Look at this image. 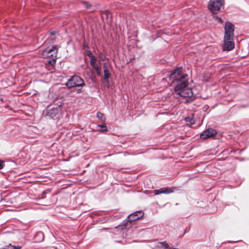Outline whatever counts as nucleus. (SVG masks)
<instances>
[{"mask_svg": "<svg viewBox=\"0 0 249 249\" xmlns=\"http://www.w3.org/2000/svg\"><path fill=\"white\" fill-rule=\"evenodd\" d=\"M111 69L104 70V80L107 83H109V79L111 76L110 71Z\"/></svg>", "mask_w": 249, "mask_h": 249, "instance_id": "9b49d317", "label": "nucleus"}, {"mask_svg": "<svg viewBox=\"0 0 249 249\" xmlns=\"http://www.w3.org/2000/svg\"><path fill=\"white\" fill-rule=\"evenodd\" d=\"M85 83L83 79L77 75H73L68 80L66 86L68 88L83 87Z\"/></svg>", "mask_w": 249, "mask_h": 249, "instance_id": "f03ea898", "label": "nucleus"}, {"mask_svg": "<svg viewBox=\"0 0 249 249\" xmlns=\"http://www.w3.org/2000/svg\"><path fill=\"white\" fill-rule=\"evenodd\" d=\"M87 55L89 57L90 59L95 57L90 51L87 52Z\"/></svg>", "mask_w": 249, "mask_h": 249, "instance_id": "aec40b11", "label": "nucleus"}, {"mask_svg": "<svg viewBox=\"0 0 249 249\" xmlns=\"http://www.w3.org/2000/svg\"><path fill=\"white\" fill-rule=\"evenodd\" d=\"M58 49L56 46H53L50 49L48 53V56H51L52 60H50L48 62L51 65L55 64L57 58V53Z\"/></svg>", "mask_w": 249, "mask_h": 249, "instance_id": "0eeeda50", "label": "nucleus"}, {"mask_svg": "<svg viewBox=\"0 0 249 249\" xmlns=\"http://www.w3.org/2000/svg\"><path fill=\"white\" fill-rule=\"evenodd\" d=\"M216 18L219 22L222 23L223 22V20L221 18L217 17Z\"/></svg>", "mask_w": 249, "mask_h": 249, "instance_id": "4be33fe9", "label": "nucleus"}, {"mask_svg": "<svg viewBox=\"0 0 249 249\" xmlns=\"http://www.w3.org/2000/svg\"><path fill=\"white\" fill-rule=\"evenodd\" d=\"M86 7H87V8H89V7L88 5H86Z\"/></svg>", "mask_w": 249, "mask_h": 249, "instance_id": "393cba45", "label": "nucleus"}, {"mask_svg": "<svg viewBox=\"0 0 249 249\" xmlns=\"http://www.w3.org/2000/svg\"><path fill=\"white\" fill-rule=\"evenodd\" d=\"M188 75L182 73V69L178 68L173 71L170 76L171 79L178 83L175 87V92L182 97H192L194 95L192 88L189 86Z\"/></svg>", "mask_w": 249, "mask_h": 249, "instance_id": "f257e3e1", "label": "nucleus"}, {"mask_svg": "<svg viewBox=\"0 0 249 249\" xmlns=\"http://www.w3.org/2000/svg\"><path fill=\"white\" fill-rule=\"evenodd\" d=\"M224 3V0H210L208 6V9L212 12L218 11Z\"/></svg>", "mask_w": 249, "mask_h": 249, "instance_id": "7ed1b4c3", "label": "nucleus"}, {"mask_svg": "<svg viewBox=\"0 0 249 249\" xmlns=\"http://www.w3.org/2000/svg\"><path fill=\"white\" fill-rule=\"evenodd\" d=\"M234 26L233 24L229 22L225 23L224 27V37H233L234 32Z\"/></svg>", "mask_w": 249, "mask_h": 249, "instance_id": "39448f33", "label": "nucleus"}, {"mask_svg": "<svg viewBox=\"0 0 249 249\" xmlns=\"http://www.w3.org/2000/svg\"><path fill=\"white\" fill-rule=\"evenodd\" d=\"M103 68L104 70L111 69V65L107 62H105L103 64Z\"/></svg>", "mask_w": 249, "mask_h": 249, "instance_id": "f3484780", "label": "nucleus"}, {"mask_svg": "<svg viewBox=\"0 0 249 249\" xmlns=\"http://www.w3.org/2000/svg\"><path fill=\"white\" fill-rule=\"evenodd\" d=\"M2 161L0 160V169H1L3 167Z\"/></svg>", "mask_w": 249, "mask_h": 249, "instance_id": "412c9836", "label": "nucleus"}, {"mask_svg": "<svg viewBox=\"0 0 249 249\" xmlns=\"http://www.w3.org/2000/svg\"><path fill=\"white\" fill-rule=\"evenodd\" d=\"M101 58L102 60H104L105 59V57H101Z\"/></svg>", "mask_w": 249, "mask_h": 249, "instance_id": "5701e85b", "label": "nucleus"}, {"mask_svg": "<svg viewBox=\"0 0 249 249\" xmlns=\"http://www.w3.org/2000/svg\"><path fill=\"white\" fill-rule=\"evenodd\" d=\"M185 121L187 123H189L190 125H193L195 123V120L194 119L193 115L186 117L185 118Z\"/></svg>", "mask_w": 249, "mask_h": 249, "instance_id": "2eb2a0df", "label": "nucleus"}, {"mask_svg": "<svg viewBox=\"0 0 249 249\" xmlns=\"http://www.w3.org/2000/svg\"><path fill=\"white\" fill-rule=\"evenodd\" d=\"M60 109L59 107H53L47 112V116L53 119H58L60 116Z\"/></svg>", "mask_w": 249, "mask_h": 249, "instance_id": "423d86ee", "label": "nucleus"}, {"mask_svg": "<svg viewBox=\"0 0 249 249\" xmlns=\"http://www.w3.org/2000/svg\"><path fill=\"white\" fill-rule=\"evenodd\" d=\"M97 61V59L96 57L90 59V64L93 69H95V68H97L99 66L96 63Z\"/></svg>", "mask_w": 249, "mask_h": 249, "instance_id": "ddd939ff", "label": "nucleus"}, {"mask_svg": "<svg viewBox=\"0 0 249 249\" xmlns=\"http://www.w3.org/2000/svg\"><path fill=\"white\" fill-rule=\"evenodd\" d=\"M36 238H37L36 242H41L44 240V237L43 233L41 231L38 232L35 236Z\"/></svg>", "mask_w": 249, "mask_h": 249, "instance_id": "f8f14e48", "label": "nucleus"}, {"mask_svg": "<svg viewBox=\"0 0 249 249\" xmlns=\"http://www.w3.org/2000/svg\"><path fill=\"white\" fill-rule=\"evenodd\" d=\"M99 126L101 127L102 129H101V132H106L107 131V127L106 125H99Z\"/></svg>", "mask_w": 249, "mask_h": 249, "instance_id": "6ab92c4d", "label": "nucleus"}, {"mask_svg": "<svg viewBox=\"0 0 249 249\" xmlns=\"http://www.w3.org/2000/svg\"><path fill=\"white\" fill-rule=\"evenodd\" d=\"M143 213L140 211L134 212L127 216V222H133L137 220L142 217Z\"/></svg>", "mask_w": 249, "mask_h": 249, "instance_id": "1a4fd4ad", "label": "nucleus"}, {"mask_svg": "<svg viewBox=\"0 0 249 249\" xmlns=\"http://www.w3.org/2000/svg\"><path fill=\"white\" fill-rule=\"evenodd\" d=\"M159 245L160 247L164 249H178L176 248H170L169 245L165 242H160L159 243Z\"/></svg>", "mask_w": 249, "mask_h": 249, "instance_id": "4468645a", "label": "nucleus"}, {"mask_svg": "<svg viewBox=\"0 0 249 249\" xmlns=\"http://www.w3.org/2000/svg\"><path fill=\"white\" fill-rule=\"evenodd\" d=\"M78 92H80L81 91V89H79L77 90Z\"/></svg>", "mask_w": 249, "mask_h": 249, "instance_id": "b1692460", "label": "nucleus"}, {"mask_svg": "<svg viewBox=\"0 0 249 249\" xmlns=\"http://www.w3.org/2000/svg\"><path fill=\"white\" fill-rule=\"evenodd\" d=\"M96 72V73H97V75L99 76H101V70H100V67H98L97 68H95V69H94Z\"/></svg>", "mask_w": 249, "mask_h": 249, "instance_id": "a211bd4d", "label": "nucleus"}, {"mask_svg": "<svg viewBox=\"0 0 249 249\" xmlns=\"http://www.w3.org/2000/svg\"><path fill=\"white\" fill-rule=\"evenodd\" d=\"M97 117H98V118L99 119H100V120H101L102 121H104L105 120V117L104 115L101 112H99L97 113Z\"/></svg>", "mask_w": 249, "mask_h": 249, "instance_id": "dca6fc26", "label": "nucleus"}, {"mask_svg": "<svg viewBox=\"0 0 249 249\" xmlns=\"http://www.w3.org/2000/svg\"><path fill=\"white\" fill-rule=\"evenodd\" d=\"M216 134V131L212 128H209L202 133L200 137L202 139H206L214 136Z\"/></svg>", "mask_w": 249, "mask_h": 249, "instance_id": "6e6552de", "label": "nucleus"}, {"mask_svg": "<svg viewBox=\"0 0 249 249\" xmlns=\"http://www.w3.org/2000/svg\"><path fill=\"white\" fill-rule=\"evenodd\" d=\"M234 48L233 37H224L223 49L224 51H230Z\"/></svg>", "mask_w": 249, "mask_h": 249, "instance_id": "20e7f679", "label": "nucleus"}, {"mask_svg": "<svg viewBox=\"0 0 249 249\" xmlns=\"http://www.w3.org/2000/svg\"><path fill=\"white\" fill-rule=\"evenodd\" d=\"M174 192L173 188H170L168 187L161 188L158 190L154 191V195H158L161 194H169Z\"/></svg>", "mask_w": 249, "mask_h": 249, "instance_id": "9d476101", "label": "nucleus"}, {"mask_svg": "<svg viewBox=\"0 0 249 249\" xmlns=\"http://www.w3.org/2000/svg\"><path fill=\"white\" fill-rule=\"evenodd\" d=\"M0 100H2V98L0 97Z\"/></svg>", "mask_w": 249, "mask_h": 249, "instance_id": "a878e982", "label": "nucleus"}]
</instances>
